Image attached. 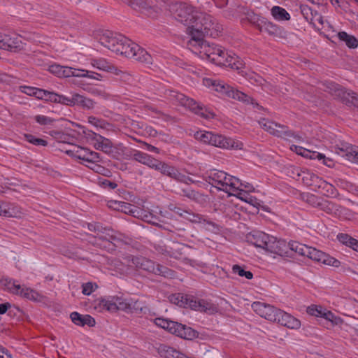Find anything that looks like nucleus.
Wrapping results in <instances>:
<instances>
[{
    "label": "nucleus",
    "mask_w": 358,
    "mask_h": 358,
    "mask_svg": "<svg viewBox=\"0 0 358 358\" xmlns=\"http://www.w3.org/2000/svg\"><path fill=\"white\" fill-rule=\"evenodd\" d=\"M248 241L257 248L282 256L287 253V245L285 241L277 240L263 231H255L248 237Z\"/></svg>",
    "instance_id": "1"
},
{
    "label": "nucleus",
    "mask_w": 358,
    "mask_h": 358,
    "mask_svg": "<svg viewBox=\"0 0 358 358\" xmlns=\"http://www.w3.org/2000/svg\"><path fill=\"white\" fill-rule=\"evenodd\" d=\"M206 181L218 190L226 193L234 194L241 185V181L226 172L217 169L210 170L207 173Z\"/></svg>",
    "instance_id": "2"
},
{
    "label": "nucleus",
    "mask_w": 358,
    "mask_h": 358,
    "mask_svg": "<svg viewBox=\"0 0 358 358\" xmlns=\"http://www.w3.org/2000/svg\"><path fill=\"white\" fill-rule=\"evenodd\" d=\"M172 10L174 19L179 22H212V18L209 15L201 12L187 3H176Z\"/></svg>",
    "instance_id": "3"
},
{
    "label": "nucleus",
    "mask_w": 358,
    "mask_h": 358,
    "mask_svg": "<svg viewBox=\"0 0 358 358\" xmlns=\"http://www.w3.org/2000/svg\"><path fill=\"white\" fill-rule=\"evenodd\" d=\"M203 84L206 87H212L213 90L220 93L222 95L246 103H250L253 106H258V103L252 97L241 91L235 90L234 87L225 84L223 81L206 78L203 79Z\"/></svg>",
    "instance_id": "4"
},
{
    "label": "nucleus",
    "mask_w": 358,
    "mask_h": 358,
    "mask_svg": "<svg viewBox=\"0 0 358 358\" xmlns=\"http://www.w3.org/2000/svg\"><path fill=\"white\" fill-rule=\"evenodd\" d=\"M154 323L157 327L184 339L192 340L197 336V332L193 329L177 322L157 317L154 320Z\"/></svg>",
    "instance_id": "5"
},
{
    "label": "nucleus",
    "mask_w": 358,
    "mask_h": 358,
    "mask_svg": "<svg viewBox=\"0 0 358 358\" xmlns=\"http://www.w3.org/2000/svg\"><path fill=\"white\" fill-rule=\"evenodd\" d=\"M166 95L171 101L188 108L195 113L199 115L205 119H212L214 117V113L206 108H202L194 99L189 98L183 94L179 93L174 90H169L166 92Z\"/></svg>",
    "instance_id": "6"
},
{
    "label": "nucleus",
    "mask_w": 358,
    "mask_h": 358,
    "mask_svg": "<svg viewBox=\"0 0 358 358\" xmlns=\"http://www.w3.org/2000/svg\"><path fill=\"white\" fill-rule=\"evenodd\" d=\"M188 48L201 59H209L213 62L214 56L216 55L215 50H218L219 45L210 44L204 39L189 38L187 42Z\"/></svg>",
    "instance_id": "7"
},
{
    "label": "nucleus",
    "mask_w": 358,
    "mask_h": 358,
    "mask_svg": "<svg viewBox=\"0 0 358 358\" xmlns=\"http://www.w3.org/2000/svg\"><path fill=\"white\" fill-rule=\"evenodd\" d=\"M223 30L221 24H192L187 28V34L189 38L204 39L205 36L215 38Z\"/></svg>",
    "instance_id": "8"
},
{
    "label": "nucleus",
    "mask_w": 358,
    "mask_h": 358,
    "mask_svg": "<svg viewBox=\"0 0 358 358\" xmlns=\"http://www.w3.org/2000/svg\"><path fill=\"white\" fill-rule=\"evenodd\" d=\"M171 303L182 308H189L201 312H206L210 309V303L204 300H196L192 296L178 293L170 296Z\"/></svg>",
    "instance_id": "9"
},
{
    "label": "nucleus",
    "mask_w": 358,
    "mask_h": 358,
    "mask_svg": "<svg viewBox=\"0 0 358 358\" xmlns=\"http://www.w3.org/2000/svg\"><path fill=\"white\" fill-rule=\"evenodd\" d=\"M130 258L131 262V266L141 268L155 275L168 278L173 276V271L160 264L155 265V262L143 257H131Z\"/></svg>",
    "instance_id": "10"
},
{
    "label": "nucleus",
    "mask_w": 358,
    "mask_h": 358,
    "mask_svg": "<svg viewBox=\"0 0 358 358\" xmlns=\"http://www.w3.org/2000/svg\"><path fill=\"white\" fill-rule=\"evenodd\" d=\"M127 42H129L127 37L109 30L103 31L100 37L101 44L116 54L122 52V49Z\"/></svg>",
    "instance_id": "11"
},
{
    "label": "nucleus",
    "mask_w": 358,
    "mask_h": 358,
    "mask_svg": "<svg viewBox=\"0 0 358 358\" xmlns=\"http://www.w3.org/2000/svg\"><path fill=\"white\" fill-rule=\"evenodd\" d=\"M327 90L335 98L341 99L344 103L352 104L358 108V95L352 92L348 91L339 85L334 83H328Z\"/></svg>",
    "instance_id": "12"
},
{
    "label": "nucleus",
    "mask_w": 358,
    "mask_h": 358,
    "mask_svg": "<svg viewBox=\"0 0 358 358\" xmlns=\"http://www.w3.org/2000/svg\"><path fill=\"white\" fill-rule=\"evenodd\" d=\"M152 169L159 171L162 174L178 182L188 183L192 181L188 176L181 173L176 167L157 159Z\"/></svg>",
    "instance_id": "13"
},
{
    "label": "nucleus",
    "mask_w": 358,
    "mask_h": 358,
    "mask_svg": "<svg viewBox=\"0 0 358 358\" xmlns=\"http://www.w3.org/2000/svg\"><path fill=\"white\" fill-rule=\"evenodd\" d=\"M184 219L192 223L199 224L200 227L205 230L213 233H217L220 231V226L217 224L207 219L206 216L194 213L191 210H187Z\"/></svg>",
    "instance_id": "14"
},
{
    "label": "nucleus",
    "mask_w": 358,
    "mask_h": 358,
    "mask_svg": "<svg viewBox=\"0 0 358 358\" xmlns=\"http://www.w3.org/2000/svg\"><path fill=\"white\" fill-rule=\"evenodd\" d=\"M252 308L260 317L273 322H275L280 310L273 306L261 301L254 302Z\"/></svg>",
    "instance_id": "15"
},
{
    "label": "nucleus",
    "mask_w": 358,
    "mask_h": 358,
    "mask_svg": "<svg viewBox=\"0 0 358 358\" xmlns=\"http://www.w3.org/2000/svg\"><path fill=\"white\" fill-rule=\"evenodd\" d=\"M66 153L73 157L83 160L86 164L101 161L99 153L77 145H74L72 149L66 150Z\"/></svg>",
    "instance_id": "16"
},
{
    "label": "nucleus",
    "mask_w": 358,
    "mask_h": 358,
    "mask_svg": "<svg viewBox=\"0 0 358 358\" xmlns=\"http://www.w3.org/2000/svg\"><path fill=\"white\" fill-rule=\"evenodd\" d=\"M298 176L301 177L305 185L313 187V188H327L328 192L331 189V194H333V191L334 190V187L326 182L315 173L308 171H303L301 173H298Z\"/></svg>",
    "instance_id": "17"
},
{
    "label": "nucleus",
    "mask_w": 358,
    "mask_h": 358,
    "mask_svg": "<svg viewBox=\"0 0 358 358\" xmlns=\"http://www.w3.org/2000/svg\"><path fill=\"white\" fill-rule=\"evenodd\" d=\"M212 136L213 137L210 138V141L209 143L210 145L222 149L234 148L236 150H241L243 148V143L238 141H235L231 138L213 132Z\"/></svg>",
    "instance_id": "18"
},
{
    "label": "nucleus",
    "mask_w": 358,
    "mask_h": 358,
    "mask_svg": "<svg viewBox=\"0 0 358 358\" xmlns=\"http://www.w3.org/2000/svg\"><path fill=\"white\" fill-rule=\"evenodd\" d=\"M23 48L20 37L13 34H6L0 33V49L8 51H17Z\"/></svg>",
    "instance_id": "19"
},
{
    "label": "nucleus",
    "mask_w": 358,
    "mask_h": 358,
    "mask_svg": "<svg viewBox=\"0 0 358 358\" xmlns=\"http://www.w3.org/2000/svg\"><path fill=\"white\" fill-rule=\"evenodd\" d=\"M335 151L338 155L358 164V147L346 142H340L336 145Z\"/></svg>",
    "instance_id": "20"
},
{
    "label": "nucleus",
    "mask_w": 358,
    "mask_h": 358,
    "mask_svg": "<svg viewBox=\"0 0 358 358\" xmlns=\"http://www.w3.org/2000/svg\"><path fill=\"white\" fill-rule=\"evenodd\" d=\"M307 257L315 262H322L326 265L334 267H338L341 265L338 259L312 247H310Z\"/></svg>",
    "instance_id": "21"
},
{
    "label": "nucleus",
    "mask_w": 358,
    "mask_h": 358,
    "mask_svg": "<svg viewBox=\"0 0 358 358\" xmlns=\"http://www.w3.org/2000/svg\"><path fill=\"white\" fill-rule=\"evenodd\" d=\"M259 124L262 128H264L266 131H268L269 133L275 135L277 136H294V138L300 140L301 138V136L298 135H294L291 131H285L283 130L285 127L283 126H281L279 124L266 120H263L259 122Z\"/></svg>",
    "instance_id": "22"
},
{
    "label": "nucleus",
    "mask_w": 358,
    "mask_h": 358,
    "mask_svg": "<svg viewBox=\"0 0 358 358\" xmlns=\"http://www.w3.org/2000/svg\"><path fill=\"white\" fill-rule=\"evenodd\" d=\"M318 208L328 214L338 216L342 215H347V212L348 211V210L341 207V206L324 199H322Z\"/></svg>",
    "instance_id": "23"
},
{
    "label": "nucleus",
    "mask_w": 358,
    "mask_h": 358,
    "mask_svg": "<svg viewBox=\"0 0 358 358\" xmlns=\"http://www.w3.org/2000/svg\"><path fill=\"white\" fill-rule=\"evenodd\" d=\"M275 322L289 329H298L301 326V322L298 319L282 310H280Z\"/></svg>",
    "instance_id": "24"
},
{
    "label": "nucleus",
    "mask_w": 358,
    "mask_h": 358,
    "mask_svg": "<svg viewBox=\"0 0 358 358\" xmlns=\"http://www.w3.org/2000/svg\"><path fill=\"white\" fill-rule=\"evenodd\" d=\"M215 51L217 53L214 56L213 63L219 66H233L236 59L233 56L229 55L221 46Z\"/></svg>",
    "instance_id": "25"
},
{
    "label": "nucleus",
    "mask_w": 358,
    "mask_h": 358,
    "mask_svg": "<svg viewBox=\"0 0 358 358\" xmlns=\"http://www.w3.org/2000/svg\"><path fill=\"white\" fill-rule=\"evenodd\" d=\"M94 136L93 140V146L96 150H101L107 154L113 152L115 149L113 147L111 141L100 135H96L95 133L92 134Z\"/></svg>",
    "instance_id": "26"
},
{
    "label": "nucleus",
    "mask_w": 358,
    "mask_h": 358,
    "mask_svg": "<svg viewBox=\"0 0 358 358\" xmlns=\"http://www.w3.org/2000/svg\"><path fill=\"white\" fill-rule=\"evenodd\" d=\"M90 64L99 70L119 74L120 71L113 64L103 58L92 59Z\"/></svg>",
    "instance_id": "27"
},
{
    "label": "nucleus",
    "mask_w": 358,
    "mask_h": 358,
    "mask_svg": "<svg viewBox=\"0 0 358 358\" xmlns=\"http://www.w3.org/2000/svg\"><path fill=\"white\" fill-rule=\"evenodd\" d=\"M71 321L76 325L83 327H94L95 325L94 319L89 315H81L77 312H73L70 315Z\"/></svg>",
    "instance_id": "28"
},
{
    "label": "nucleus",
    "mask_w": 358,
    "mask_h": 358,
    "mask_svg": "<svg viewBox=\"0 0 358 358\" xmlns=\"http://www.w3.org/2000/svg\"><path fill=\"white\" fill-rule=\"evenodd\" d=\"M73 106H79L83 109L90 110L94 108L95 102L84 95L73 93Z\"/></svg>",
    "instance_id": "29"
},
{
    "label": "nucleus",
    "mask_w": 358,
    "mask_h": 358,
    "mask_svg": "<svg viewBox=\"0 0 358 358\" xmlns=\"http://www.w3.org/2000/svg\"><path fill=\"white\" fill-rule=\"evenodd\" d=\"M132 158L135 161L143 165H145L151 169H153L155 164L157 161V159L152 157L151 155L136 150H134L132 154Z\"/></svg>",
    "instance_id": "30"
},
{
    "label": "nucleus",
    "mask_w": 358,
    "mask_h": 358,
    "mask_svg": "<svg viewBox=\"0 0 358 358\" xmlns=\"http://www.w3.org/2000/svg\"><path fill=\"white\" fill-rule=\"evenodd\" d=\"M18 291L19 292H17V293L15 294L20 295V296L31 301H41L43 298L41 294L30 287L24 286L22 287L20 285V289H18Z\"/></svg>",
    "instance_id": "31"
},
{
    "label": "nucleus",
    "mask_w": 358,
    "mask_h": 358,
    "mask_svg": "<svg viewBox=\"0 0 358 358\" xmlns=\"http://www.w3.org/2000/svg\"><path fill=\"white\" fill-rule=\"evenodd\" d=\"M3 213L2 216L16 218L21 217L24 214L22 209L17 205L7 202L5 203Z\"/></svg>",
    "instance_id": "32"
},
{
    "label": "nucleus",
    "mask_w": 358,
    "mask_h": 358,
    "mask_svg": "<svg viewBox=\"0 0 358 358\" xmlns=\"http://www.w3.org/2000/svg\"><path fill=\"white\" fill-rule=\"evenodd\" d=\"M301 13L308 22H322V15L317 10H314L310 7H302Z\"/></svg>",
    "instance_id": "33"
},
{
    "label": "nucleus",
    "mask_w": 358,
    "mask_h": 358,
    "mask_svg": "<svg viewBox=\"0 0 358 358\" xmlns=\"http://www.w3.org/2000/svg\"><path fill=\"white\" fill-rule=\"evenodd\" d=\"M131 58H134V59L146 64H150L152 62V58L151 55L145 50L141 48L138 45V49L135 48V55Z\"/></svg>",
    "instance_id": "34"
},
{
    "label": "nucleus",
    "mask_w": 358,
    "mask_h": 358,
    "mask_svg": "<svg viewBox=\"0 0 358 358\" xmlns=\"http://www.w3.org/2000/svg\"><path fill=\"white\" fill-rule=\"evenodd\" d=\"M0 285L6 290L9 292L15 294L17 293L18 289H20V284L14 280L3 278L0 280Z\"/></svg>",
    "instance_id": "35"
},
{
    "label": "nucleus",
    "mask_w": 358,
    "mask_h": 358,
    "mask_svg": "<svg viewBox=\"0 0 358 358\" xmlns=\"http://www.w3.org/2000/svg\"><path fill=\"white\" fill-rule=\"evenodd\" d=\"M338 38L345 42L349 48H357L358 47V40L352 35L347 34L345 31H340L338 33Z\"/></svg>",
    "instance_id": "36"
},
{
    "label": "nucleus",
    "mask_w": 358,
    "mask_h": 358,
    "mask_svg": "<svg viewBox=\"0 0 358 358\" xmlns=\"http://www.w3.org/2000/svg\"><path fill=\"white\" fill-rule=\"evenodd\" d=\"M271 13L273 18L278 21H287L290 18V15L287 10L280 6H273L271 8Z\"/></svg>",
    "instance_id": "37"
},
{
    "label": "nucleus",
    "mask_w": 358,
    "mask_h": 358,
    "mask_svg": "<svg viewBox=\"0 0 358 358\" xmlns=\"http://www.w3.org/2000/svg\"><path fill=\"white\" fill-rule=\"evenodd\" d=\"M103 234L105 236L103 237V239L108 240L109 241H117L120 242L123 241L124 236L120 232L115 231L113 229L104 228L103 231Z\"/></svg>",
    "instance_id": "38"
},
{
    "label": "nucleus",
    "mask_w": 358,
    "mask_h": 358,
    "mask_svg": "<svg viewBox=\"0 0 358 358\" xmlns=\"http://www.w3.org/2000/svg\"><path fill=\"white\" fill-rule=\"evenodd\" d=\"M289 247L292 250L295 251L299 255L305 257L308 256V253L310 249L309 246L299 243L298 242H292L289 243V245H287V248Z\"/></svg>",
    "instance_id": "39"
},
{
    "label": "nucleus",
    "mask_w": 358,
    "mask_h": 358,
    "mask_svg": "<svg viewBox=\"0 0 358 358\" xmlns=\"http://www.w3.org/2000/svg\"><path fill=\"white\" fill-rule=\"evenodd\" d=\"M135 48L138 49V44L129 38V42L125 43V45L122 49V52H118L117 54L124 55L125 57L130 58L135 55Z\"/></svg>",
    "instance_id": "40"
},
{
    "label": "nucleus",
    "mask_w": 358,
    "mask_h": 358,
    "mask_svg": "<svg viewBox=\"0 0 358 358\" xmlns=\"http://www.w3.org/2000/svg\"><path fill=\"white\" fill-rule=\"evenodd\" d=\"M141 217L143 221L158 226L157 223L159 221V217L150 212L141 210L138 217Z\"/></svg>",
    "instance_id": "41"
},
{
    "label": "nucleus",
    "mask_w": 358,
    "mask_h": 358,
    "mask_svg": "<svg viewBox=\"0 0 358 358\" xmlns=\"http://www.w3.org/2000/svg\"><path fill=\"white\" fill-rule=\"evenodd\" d=\"M129 5L134 9H140L142 10L148 11L151 14L150 10H152L151 6H148L145 0H126Z\"/></svg>",
    "instance_id": "42"
},
{
    "label": "nucleus",
    "mask_w": 358,
    "mask_h": 358,
    "mask_svg": "<svg viewBox=\"0 0 358 358\" xmlns=\"http://www.w3.org/2000/svg\"><path fill=\"white\" fill-rule=\"evenodd\" d=\"M52 102L62 103L69 106H73V93L71 94V96H67L64 95H60L54 92V95H52Z\"/></svg>",
    "instance_id": "43"
},
{
    "label": "nucleus",
    "mask_w": 358,
    "mask_h": 358,
    "mask_svg": "<svg viewBox=\"0 0 358 358\" xmlns=\"http://www.w3.org/2000/svg\"><path fill=\"white\" fill-rule=\"evenodd\" d=\"M194 138L205 144L209 145L212 136V132L208 131H198L194 134Z\"/></svg>",
    "instance_id": "44"
},
{
    "label": "nucleus",
    "mask_w": 358,
    "mask_h": 358,
    "mask_svg": "<svg viewBox=\"0 0 358 358\" xmlns=\"http://www.w3.org/2000/svg\"><path fill=\"white\" fill-rule=\"evenodd\" d=\"M121 211L136 217H138L139 213H141V210L138 209L136 206L124 201H122V207L121 208Z\"/></svg>",
    "instance_id": "45"
},
{
    "label": "nucleus",
    "mask_w": 358,
    "mask_h": 358,
    "mask_svg": "<svg viewBox=\"0 0 358 358\" xmlns=\"http://www.w3.org/2000/svg\"><path fill=\"white\" fill-rule=\"evenodd\" d=\"M52 95H54L53 92H50L48 90L36 88V90H35L34 96L39 99L52 101Z\"/></svg>",
    "instance_id": "46"
},
{
    "label": "nucleus",
    "mask_w": 358,
    "mask_h": 358,
    "mask_svg": "<svg viewBox=\"0 0 358 358\" xmlns=\"http://www.w3.org/2000/svg\"><path fill=\"white\" fill-rule=\"evenodd\" d=\"M257 28L261 32H266L270 35L275 34L277 31L278 27L275 24H256Z\"/></svg>",
    "instance_id": "47"
},
{
    "label": "nucleus",
    "mask_w": 358,
    "mask_h": 358,
    "mask_svg": "<svg viewBox=\"0 0 358 358\" xmlns=\"http://www.w3.org/2000/svg\"><path fill=\"white\" fill-rule=\"evenodd\" d=\"M87 122L94 127L100 129H106L109 125V124L107 123L105 120L99 119L94 116L88 117Z\"/></svg>",
    "instance_id": "48"
},
{
    "label": "nucleus",
    "mask_w": 358,
    "mask_h": 358,
    "mask_svg": "<svg viewBox=\"0 0 358 358\" xmlns=\"http://www.w3.org/2000/svg\"><path fill=\"white\" fill-rule=\"evenodd\" d=\"M232 271L235 274H238L241 277H245L247 279H252L253 274L249 271H245L244 268L239 265H234Z\"/></svg>",
    "instance_id": "49"
},
{
    "label": "nucleus",
    "mask_w": 358,
    "mask_h": 358,
    "mask_svg": "<svg viewBox=\"0 0 358 358\" xmlns=\"http://www.w3.org/2000/svg\"><path fill=\"white\" fill-rule=\"evenodd\" d=\"M324 310H325L324 308H323L322 306H316V305H312L307 308V313L309 315L315 316V317H322Z\"/></svg>",
    "instance_id": "50"
},
{
    "label": "nucleus",
    "mask_w": 358,
    "mask_h": 358,
    "mask_svg": "<svg viewBox=\"0 0 358 358\" xmlns=\"http://www.w3.org/2000/svg\"><path fill=\"white\" fill-rule=\"evenodd\" d=\"M181 195L186 196L192 200L198 201L201 197V194L191 188H185L182 189Z\"/></svg>",
    "instance_id": "51"
},
{
    "label": "nucleus",
    "mask_w": 358,
    "mask_h": 358,
    "mask_svg": "<svg viewBox=\"0 0 358 358\" xmlns=\"http://www.w3.org/2000/svg\"><path fill=\"white\" fill-rule=\"evenodd\" d=\"M322 317L331 322L333 324L338 325L342 322V320L339 317L336 316L332 312L326 308Z\"/></svg>",
    "instance_id": "52"
},
{
    "label": "nucleus",
    "mask_w": 358,
    "mask_h": 358,
    "mask_svg": "<svg viewBox=\"0 0 358 358\" xmlns=\"http://www.w3.org/2000/svg\"><path fill=\"white\" fill-rule=\"evenodd\" d=\"M24 138L27 141L35 145L46 146L48 145L46 141L36 138L32 134H24Z\"/></svg>",
    "instance_id": "53"
},
{
    "label": "nucleus",
    "mask_w": 358,
    "mask_h": 358,
    "mask_svg": "<svg viewBox=\"0 0 358 358\" xmlns=\"http://www.w3.org/2000/svg\"><path fill=\"white\" fill-rule=\"evenodd\" d=\"M97 288L95 283L88 282L82 285V293L84 295H90Z\"/></svg>",
    "instance_id": "54"
},
{
    "label": "nucleus",
    "mask_w": 358,
    "mask_h": 358,
    "mask_svg": "<svg viewBox=\"0 0 358 358\" xmlns=\"http://www.w3.org/2000/svg\"><path fill=\"white\" fill-rule=\"evenodd\" d=\"M306 201L313 207L319 208L322 198L318 197L314 194H308L306 195Z\"/></svg>",
    "instance_id": "55"
},
{
    "label": "nucleus",
    "mask_w": 358,
    "mask_h": 358,
    "mask_svg": "<svg viewBox=\"0 0 358 358\" xmlns=\"http://www.w3.org/2000/svg\"><path fill=\"white\" fill-rule=\"evenodd\" d=\"M229 195L235 196L241 201H245V203L248 199V198H250V196H251L249 194V192L245 191V189L238 190L237 192H234V194H229Z\"/></svg>",
    "instance_id": "56"
},
{
    "label": "nucleus",
    "mask_w": 358,
    "mask_h": 358,
    "mask_svg": "<svg viewBox=\"0 0 358 358\" xmlns=\"http://www.w3.org/2000/svg\"><path fill=\"white\" fill-rule=\"evenodd\" d=\"M290 148L292 151H294L296 154L303 156V157H308V155L310 154V150H306L301 146L292 145Z\"/></svg>",
    "instance_id": "57"
},
{
    "label": "nucleus",
    "mask_w": 358,
    "mask_h": 358,
    "mask_svg": "<svg viewBox=\"0 0 358 358\" xmlns=\"http://www.w3.org/2000/svg\"><path fill=\"white\" fill-rule=\"evenodd\" d=\"M34 120L36 122L41 125H47L50 124L52 121L51 118L43 115H38L34 117Z\"/></svg>",
    "instance_id": "58"
},
{
    "label": "nucleus",
    "mask_w": 358,
    "mask_h": 358,
    "mask_svg": "<svg viewBox=\"0 0 358 358\" xmlns=\"http://www.w3.org/2000/svg\"><path fill=\"white\" fill-rule=\"evenodd\" d=\"M169 209L175 213L176 214L178 215L180 217L184 218L185 217V215L186 214V212L187 210L186 209H182L180 207H178V206H176L174 205H170L169 206Z\"/></svg>",
    "instance_id": "59"
},
{
    "label": "nucleus",
    "mask_w": 358,
    "mask_h": 358,
    "mask_svg": "<svg viewBox=\"0 0 358 358\" xmlns=\"http://www.w3.org/2000/svg\"><path fill=\"white\" fill-rule=\"evenodd\" d=\"M99 162H90L89 164H85V163H83V164H85L88 168H90V169L95 171L96 173H101L103 171L104 168L103 166H101V165H99L98 164Z\"/></svg>",
    "instance_id": "60"
},
{
    "label": "nucleus",
    "mask_w": 358,
    "mask_h": 358,
    "mask_svg": "<svg viewBox=\"0 0 358 358\" xmlns=\"http://www.w3.org/2000/svg\"><path fill=\"white\" fill-rule=\"evenodd\" d=\"M63 68H64V66H61L59 64H53V65L50 66L49 71H50V72L56 75L57 76L61 77Z\"/></svg>",
    "instance_id": "61"
},
{
    "label": "nucleus",
    "mask_w": 358,
    "mask_h": 358,
    "mask_svg": "<svg viewBox=\"0 0 358 358\" xmlns=\"http://www.w3.org/2000/svg\"><path fill=\"white\" fill-rule=\"evenodd\" d=\"M73 76H76V74H73V68L64 66L61 77L69 78L73 77ZM77 76L78 75L77 74Z\"/></svg>",
    "instance_id": "62"
},
{
    "label": "nucleus",
    "mask_w": 358,
    "mask_h": 358,
    "mask_svg": "<svg viewBox=\"0 0 358 358\" xmlns=\"http://www.w3.org/2000/svg\"><path fill=\"white\" fill-rule=\"evenodd\" d=\"M103 306L108 311H115L117 310V306L115 303L108 301L103 300L101 301Z\"/></svg>",
    "instance_id": "63"
},
{
    "label": "nucleus",
    "mask_w": 358,
    "mask_h": 358,
    "mask_svg": "<svg viewBox=\"0 0 358 358\" xmlns=\"http://www.w3.org/2000/svg\"><path fill=\"white\" fill-rule=\"evenodd\" d=\"M108 206L109 208H111L115 210L121 211V208L122 207V201L112 200L108 201Z\"/></svg>",
    "instance_id": "64"
}]
</instances>
